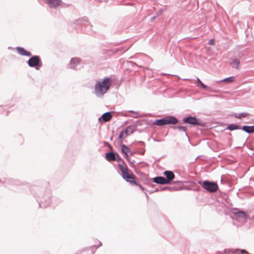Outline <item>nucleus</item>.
<instances>
[{
	"instance_id": "nucleus-1",
	"label": "nucleus",
	"mask_w": 254,
	"mask_h": 254,
	"mask_svg": "<svg viewBox=\"0 0 254 254\" xmlns=\"http://www.w3.org/2000/svg\"><path fill=\"white\" fill-rule=\"evenodd\" d=\"M110 87V80L108 77L104 79L102 82H97L95 85V93L97 96L104 95Z\"/></svg>"
},
{
	"instance_id": "nucleus-2",
	"label": "nucleus",
	"mask_w": 254,
	"mask_h": 254,
	"mask_svg": "<svg viewBox=\"0 0 254 254\" xmlns=\"http://www.w3.org/2000/svg\"><path fill=\"white\" fill-rule=\"evenodd\" d=\"M119 167L122 173V177L124 180L128 182H129L131 185H136L138 186L142 190L143 189L140 185L137 184L135 181L133 176L128 173V169L127 167H124L122 165L120 164H119Z\"/></svg>"
},
{
	"instance_id": "nucleus-3",
	"label": "nucleus",
	"mask_w": 254,
	"mask_h": 254,
	"mask_svg": "<svg viewBox=\"0 0 254 254\" xmlns=\"http://www.w3.org/2000/svg\"><path fill=\"white\" fill-rule=\"evenodd\" d=\"M178 122V120L176 117L169 116L166 118L155 120L153 122V124L158 126H163L169 124L176 125Z\"/></svg>"
},
{
	"instance_id": "nucleus-4",
	"label": "nucleus",
	"mask_w": 254,
	"mask_h": 254,
	"mask_svg": "<svg viewBox=\"0 0 254 254\" xmlns=\"http://www.w3.org/2000/svg\"><path fill=\"white\" fill-rule=\"evenodd\" d=\"M199 184L203 189L210 193L216 191L218 188L217 183L214 182L204 181L199 182Z\"/></svg>"
},
{
	"instance_id": "nucleus-5",
	"label": "nucleus",
	"mask_w": 254,
	"mask_h": 254,
	"mask_svg": "<svg viewBox=\"0 0 254 254\" xmlns=\"http://www.w3.org/2000/svg\"><path fill=\"white\" fill-rule=\"evenodd\" d=\"M27 64L30 67H35L36 69H39L38 66H41V61L38 56H34L29 59Z\"/></svg>"
},
{
	"instance_id": "nucleus-6",
	"label": "nucleus",
	"mask_w": 254,
	"mask_h": 254,
	"mask_svg": "<svg viewBox=\"0 0 254 254\" xmlns=\"http://www.w3.org/2000/svg\"><path fill=\"white\" fill-rule=\"evenodd\" d=\"M76 23L77 24L85 26L87 29V32L88 34H92L94 33V31L91 29L92 27V25L89 23L88 18L86 17L79 19L76 21Z\"/></svg>"
},
{
	"instance_id": "nucleus-7",
	"label": "nucleus",
	"mask_w": 254,
	"mask_h": 254,
	"mask_svg": "<svg viewBox=\"0 0 254 254\" xmlns=\"http://www.w3.org/2000/svg\"><path fill=\"white\" fill-rule=\"evenodd\" d=\"M183 121L184 123L190 125H196L201 127L204 126V123L195 117L189 116L188 117L184 118Z\"/></svg>"
},
{
	"instance_id": "nucleus-8",
	"label": "nucleus",
	"mask_w": 254,
	"mask_h": 254,
	"mask_svg": "<svg viewBox=\"0 0 254 254\" xmlns=\"http://www.w3.org/2000/svg\"><path fill=\"white\" fill-rule=\"evenodd\" d=\"M133 132V129L130 126L127 127L126 129L123 130L120 133L119 138L122 139L127 137L129 134Z\"/></svg>"
},
{
	"instance_id": "nucleus-9",
	"label": "nucleus",
	"mask_w": 254,
	"mask_h": 254,
	"mask_svg": "<svg viewBox=\"0 0 254 254\" xmlns=\"http://www.w3.org/2000/svg\"><path fill=\"white\" fill-rule=\"evenodd\" d=\"M46 3L51 8H56L60 6L62 1L61 0H44Z\"/></svg>"
},
{
	"instance_id": "nucleus-10",
	"label": "nucleus",
	"mask_w": 254,
	"mask_h": 254,
	"mask_svg": "<svg viewBox=\"0 0 254 254\" xmlns=\"http://www.w3.org/2000/svg\"><path fill=\"white\" fill-rule=\"evenodd\" d=\"M112 117L111 112H108L104 113L98 119V121L100 123L107 122L109 121Z\"/></svg>"
},
{
	"instance_id": "nucleus-11",
	"label": "nucleus",
	"mask_w": 254,
	"mask_h": 254,
	"mask_svg": "<svg viewBox=\"0 0 254 254\" xmlns=\"http://www.w3.org/2000/svg\"><path fill=\"white\" fill-rule=\"evenodd\" d=\"M80 60L77 58H72L69 64V68L71 69H76L77 66L80 64Z\"/></svg>"
},
{
	"instance_id": "nucleus-12",
	"label": "nucleus",
	"mask_w": 254,
	"mask_h": 254,
	"mask_svg": "<svg viewBox=\"0 0 254 254\" xmlns=\"http://www.w3.org/2000/svg\"><path fill=\"white\" fill-rule=\"evenodd\" d=\"M163 174L166 177V180L168 184H170L171 181L175 178V175L172 171H166L164 172Z\"/></svg>"
},
{
	"instance_id": "nucleus-13",
	"label": "nucleus",
	"mask_w": 254,
	"mask_h": 254,
	"mask_svg": "<svg viewBox=\"0 0 254 254\" xmlns=\"http://www.w3.org/2000/svg\"><path fill=\"white\" fill-rule=\"evenodd\" d=\"M154 183L161 185L168 184L166 180V178L163 177H156L153 179Z\"/></svg>"
},
{
	"instance_id": "nucleus-14",
	"label": "nucleus",
	"mask_w": 254,
	"mask_h": 254,
	"mask_svg": "<svg viewBox=\"0 0 254 254\" xmlns=\"http://www.w3.org/2000/svg\"><path fill=\"white\" fill-rule=\"evenodd\" d=\"M16 50L17 52L21 56L30 57L32 55L30 52L26 51L23 48L17 47Z\"/></svg>"
},
{
	"instance_id": "nucleus-15",
	"label": "nucleus",
	"mask_w": 254,
	"mask_h": 254,
	"mask_svg": "<svg viewBox=\"0 0 254 254\" xmlns=\"http://www.w3.org/2000/svg\"><path fill=\"white\" fill-rule=\"evenodd\" d=\"M229 64L233 68L238 69L240 65V61L236 59H232L230 60Z\"/></svg>"
},
{
	"instance_id": "nucleus-16",
	"label": "nucleus",
	"mask_w": 254,
	"mask_h": 254,
	"mask_svg": "<svg viewBox=\"0 0 254 254\" xmlns=\"http://www.w3.org/2000/svg\"><path fill=\"white\" fill-rule=\"evenodd\" d=\"M106 158L108 161H113L116 160L115 155L113 152H107L106 154Z\"/></svg>"
},
{
	"instance_id": "nucleus-17",
	"label": "nucleus",
	"mask_w": 254,
	"mask_h": 254,
	"mask_svg": "<svg viewBox=\"0 0 254 254\" xmlns=\"http://www.w3.org/2000/svg\"><path fill=\"white\" fill-rule=\"evenodd\" d=\"M122 147V152L124 153L126 157L128 156V153H130L131 154L130 149L126 145L122 144L121 145Z\"/></svg>"
},
{
	"instance_id": "nucleus-18",
	"label": "nucleus",
	"mask_w": 254,
	"mask_h": 254,
	"mask_svg": "<svg viewBox=\"0 0 254 254\" xmlns=\"http://www.w3.org/2000/svg\"><path fill=\"white\" fill-rule=\"evenodd\" d=\"M235 80V76H230L226 78L223 79V84H229L234 82Z\"/></svg>"
},
{
	"instance_id": "nucleus-19",
	"label": "nucleus",
	"mask_w": 254,
	"mask_h": 254,
	"mask_svg": "<svg viewBox=\"0 0 254 254\" xmlns=\"http://www.w3.org/2000/svg\"><path fill=\"white\" fill-rule=\"evenodd\" d=\"M242 129L248 133L254 132V126H245L243 127Z\"/></svg>"
},
{
	"instance_id": "nucleus-20",
	"label": "nucleus",
	"mask_w": 254,
	"mask_h": 254,
	"mask_svg": "<svg viewBox=\"0 0 254 254\" xmlns=\"http://www.w3.org/2000/svg\"><path fill=\"white\" fill-rule=\"evenodd\" d=\"M234 214L237 217L245 218L246 217V214L244 211H234Z\"/></svg>"
},
{
	"instance_id": "nucleus-21",
	"label": "nucleus",
	"mask_w": 254,
	"mask_h": 254,
	"mask_svg": "<svg viewBox=\"0 0 254 254\" xmlns=\"http://www.w3.org/2000/svg\"><path fill=\"white\" fill-rule=\"evenodd\" d=\"M173 128L174 129H178L180 131L185 132L187 130V128L186 127H183V126H180L174 127Z\"/></svg>"
},
{
	"instance_id": "nucleus-22",
	"label": "nucleus",
	"mask_w": 254,
	"mask_h": 254,
	"mask_svg": "<svg viewBox=\"0 0 254 254\" xmlns=\"http://www.w3.org/2000/svg\"><path fill=\"white\" fill-rule=\"evenodd\" d=\"M240 128L238 126L235 125H230L228 126L227 129L230 130Z\"/></svg>"
},
{
	"instance_id": "nucleus-23",
	"label": "nucleus",
	"mask_w": 254,
	"mask_h": 254,
	"mask_svg": "<svg viewBox=\"0 0 254 254\" xmlns=\"http://www.w3.org/2000/svg\"><path fill=\"white\" fill-rule=\"evenodd\" d=\"M248 116V114L245 113H241V114H238V115H236L235 117L237 118L241 119L242 118H245V117H246Z\"/></svg>"
},
{
	"instance_id": "nucleus-24",
	"label": "nucleus",
	"mask_w": 254,
	"mask_h": 254,
	"mask_svg": "<svg viewBox=\"0 0 254 254\" xmlns=\"http://www.w3.org/2000/svg\"><path fill=\"white\" fill-rule=\"evenodd\" d=\"M199 85L198 86H200V87L203 89H205L207 91H208L210 89L209 87H207L206 85H205V84H204L202 82H201V83H200L199 84Z\"/></svg>"
},
{
	"instance_id": "nucleus-25",
	"label": "nucleus",
	"mask_w": 254,
	"mask_h": 254,
	"mask_svg": "<svg viewBox=\"0 0 254 254\" xmlns=\"http://www.w3.org/2000/svg\"><path fill=\"white\" fill-rule=\"evenodd\" d=\"M50 200H48V202L47 204H45L44 202H41L39 203V206L41 207H46L50 205Z\"/></svg>"
},
{
	"instance_id": "nucleus-26",
	"label": "nucleus",
	"mask_w": 254,
	"mask_h": 254,
	"mask_svg": "<svg viewBox=\"0 0 254 254\" xmlns=\"http://www.w3.org/2000/svg\"><path fill=\"white\" fill-rule=\"evenodd\" d=\"M164 11V10L163 9H161L158 12L156 13V15L157 16H159L161 15H162L163 12Z\"/></svg>"
},
{
	"instance_id": "nucleus-27",
	"label": "nucleus",
	"mask_w": 254,
	"mask_h": 254,
	"mask_svg": "<svg viewBox=\"0 0 254 254\" xmlns=\"http://www.w3.org/2000/svg\"><path fill=\"white\" fill-rule=\"evenodd\" d=\"M208 44L209 45H214V41L213 39H210L208 42Z\"/></svg>"
},
{
	"instance_id": "nucleus-28",
	"label": "nucleus",
	"mask_w": 254,
	"mask_h": 254,
	"mask_svg": "<svg viewBox=\"0 0 254 254\" xmlns=\"http://www.w3.org/2000/svg\"><path fill=\"white\" fill-rule=\"evenodd\" d=\"M157 17V15L156 16H153L152 17H151V21H154L156 18V17Z\"/></svg>"
},
{
	"instance_id": "nucleus-29",
	"label": "nucleus",
	"mask_w": 254,
	"mask_h": 254,
	"mask_svg": "<svg viewBox=\"0 0 254 254\" xmlns=\"http://www.w3.org/2000/svg\"><path fill=\"white\" fill-rule=\"evenodd\" d=\"M196 81L198 84H199L201 82V80L198 78H197Z\"/></svg>"
},
{
	"instance_id": "nucleus-30",
	"label": "nucleus",
	"mask_w": 254,
	"mask_h": 254,
	"mask_svg": "<svg viewBox=\"0 0 254 254\" xmlns=\"http://www.w3.org/2000/svg\"><path fill=\"white\" fill-rule=\"evenodd\" d=\"M139 116L138 115H136V116H133L134 118H138Z\"/></svg>"
},
{
	"instance_id": "nucleus-31",
	"label": "nucleus",
	"mask_w": 254,
	"mask_h": 254,
	"mask_svg": "<svg viewBox=\"0 0 254 254\" xmlns=\"http://www.w3.org/2000/svg\"><path fill=\"white\" fill-rule=\"evenodd\" d=\"M220 181L222 182V175L220 177Z\"/></svg>"
},
{
	"instance_id": "nucleus-32",
	"label": "nucleus",
	"mask_w": 254,
	"mask_h": 254,
	"mask_svg": "<svg viewBox=\"0 0 254 254\" xmlns=\"http://www.w3.org/2000/svg\"><path fill=\"white\" fill-rule=\"evenodd\" d=\"M130 112L137 114V113L134 112L133 111H130Z\"/></svg>"
},
{
	"instance_id": "nucleus-33",
	"label": "nucleus",
	"mask_w": 254,
	"mask_h": 254,
	"mask_svg": "<svg viewBox=\"0 0 254 254\" xmlns=\"http://www.w3.org/2000/svg\"><path fill=\"white\" fill-rule=\"evenodd\" d=\"M242 252H243V253H248V252H246V251H245V250H243V251H242Z\"/></svg>"
},
{
	"instance_id": "nucleus-34",
	"label": "nucleus",
	"mask_w": 254,
	"mask_h": 254,
	"mask_svg": "<svg viewBox=\"0 0 254 254\" xmlns=\"http://www.w3.org/2000/svg\"><path fill=\"white\" fill-rule=\"evenodd\" d=\"M101 246V242H100V244H99V246H97V247H99V246Z\"/></svg>"
},
{
	"instance_id": "nucleus-35",
	"label": "nucleus",
	"mask_w": 254,
	"mask_h": 254,
	"mask_svg": "<svg viewBox=\"0 0 254 254\" xmlns=\"http://www.w3.org/2000/svg\"><path fill=\"white\" fill-rule=\"evenodd\" d=\"M130 63H131V64H135V63H133L132 62H130Z\"/></svg>"
}]
</instances>
